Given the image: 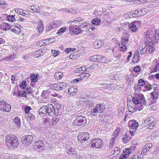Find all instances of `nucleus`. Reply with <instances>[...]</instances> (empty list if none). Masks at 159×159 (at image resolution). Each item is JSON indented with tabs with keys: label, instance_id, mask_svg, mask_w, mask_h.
<instances>
[{
	"label": "nucleus",
	"instance_id": "22",
	"mask_svg": "<svg viewBox=\"0 0 159 159\" xmlns=\"http://www.w3.org/2000/svg\"><path fill=\"white\" fill-rule=\"evenodd\" d=\"M11 110V106L8 104V103L7 102L5 104V106L4 107V109H3L2 111H6L8 112L10 111Z\"/></svg>",
	"mask_w": 159,
	"mask_h": 159
},
{
	"label": "nucleus",
	"instance_id": "9",
	"mask_svg": "<svg viewBox=\"0 0 159 159\" xmlns=\"http://www.w3.org/2000/svg\"><path fill=\"white\" fill-rule=\"evenodd\" d=\"M44 147V145L43 142L39 140L36 142V143L34 145V149L39 152H40L43 150Z\"/></svg>",
	"mask_w": 159,
	"mask_h": 159
},
{
	"label": "nucleus",
	"instance_id": "35",
	"mask_svg": "<svg viewBox=\"0 0 159 159\" xmlns=\"http://www.w3.org/2000/svg\"><path fill=\"white\" fill-rule=\"evenodd\" d=\"M80 96V97L79 96L76 97L75 98V100L76 102L78 101V102H79V104H81L84 102L85 100H83L81 96Z\"/></svg>",
	"mask_w": 159,
	"mask_h": 159
},
{
	"label": "nucleus",
	"instance_id": "40",
	"mask_svg": "<svg viewBox=\"0 0 159 159\" xmlns=\"http://www.w3.org/2000/svg\"><path fill=\"white\" fill-rule=\"evenodd\" d=\"M15 11L16 12H17V13H18L19 14H20V15H22V16H25L23 15H22L21 13H23V14H25V15L26 14L25 13V12H24V11H25L23 10L20 9H16L15 10Z\"/></svg>",
	"mask_w": 159,
	"mask_h": 159
},
{
	"label": "nucleus",
	"instance_id": "17",
	"mask_svg": "<svg viewBox=\"0 0 159 159\" xmlns=\"http://www.w3.org/2000/svg\"><path fill=\"white\" fill-rule=\"evenodd\" d=\"M86 67L85 66L84 67H81L79 68H76L75 69V71L76 72L78 73H84V71L89 72L90 70H89V68L87 66Z\"/></svg>",
	"mask_w": 159,
	"mask_h": 159
},
{
	"label": "nucleus",
	"instance_id": "24",
	"mask_svg": "<svg viewBox=\"0 0 159 159\" xmlns=\"http://www.w3.org/2000/svg\"><path fill=\"white\" fill-rule=\"evenodd\" d=\"M16 57V55L13 54L10 56H8L4 58V60L8 61H10L13 60Z\"/></svg>",
	"mask_w": 159,
	"mask_h": 159
},
{
	"label": "nucleus",
	"instance_id": "38",
	"mask_svg": "<svg viewBox=\"0 0 159 159\" xmlns=\"http://www.w3.org/2000/svg\"><path fill=\"white\" fill-rule=\"evenodd\" d=\"M82 31V30L80 28H75L74 29H73V33L75 34H80Z\"/></svg>",
	"mask_w": 159,
	"mask_h": 159
},
{
	"label": "nucleus",
	"instance_id": "59",
	"mask_svg": "<svg viewBox=\"0 0 159 159\" xmlns=\"http://www.w3.org/2000/svg\"><path fill=\"white\" fill-rule=\"evenodd\" d=\"M17 30H16L14 29L11 26V27L10 28V30L12 31V32H14L16 34L18 33H19V31L18 30H20V29L18 28V27L17 28Z\"/></svg>",
	"mask_w": 159,
	"mask_h": 159
},
{
	"label": "nucleus",
	"instance_id": "62",
	"mask_svg": "<svg viewBox=\"0 0 159 159\" xmlns=\"http://www.w3.org/2000/svg\"><path fill=\"white\" fill-rule=\"evenodd\" d=\"M146 0H134V2L136 3H144L146 2Z\"/></svg>",
	"mask_w": 159,
	"mask_h": 159
},
{
	"label": "nucleus",
	"instance_id": "30",
	"mask_svg": "<svg viewBox=\"0 0 159 159\" xmlns=\"http://www.w3.org/2000/svg\"><path fill=\"white\" fill-rule=\"evenodd\" d=\"M14 122L18 127H20L21 125L20 120L18 117H16L14 119Z\"/></svg>",
	"mask_w": 159,
	"mask_h": 159
},
{
	"label": "nucleus",
	"instance_id": "19",
	"mask_svg": "<svg viewBox=\"0 0 159 159\" xmlns=\"http://www.w3.org/2000/svg\"><path fill=\"white\" fill-rule=\"evenodd\" d=\"M129 34H127L125 36H123V37L121 38L122 43V44L125 45V44H127V42H128L129 40Z\"/></svg>",
	"mask_w": 159,
	"mask_h": 159
},
{
	"label": "nucleus",
	"instance_id": "23",
	"mask_svg": "<svg viewBox=\"0 0 159 159\" xmlns=\"http://www.w3.org/2000/svg\"><path fill=\"white\" fill-rule=\"evenodd\" d=\"M46 106H43L39 108V114L40 115L46 113Z\"/></svg>",
	"mask_w": 159,
	"mask_h": 159
},
{
	"label": "nucleus",
	"instance_id": "28",
	"mask_svg": "<svg viewBox=\"0 0 159 159\" xmlns=\"http://www.w3.org/2000/svg\"><path fill=\"white\" fill-rule=\"evenodd\" d=\"M38 76L37 75L32 74L30 76V79L32 82H36L38 80Z\"/></svg>",
	"mask_w": 159,
	"mask_h": 159
},
{
	"label": "nucleus",
	"instance_id": "56",
	"mask_svg": "<svg viewBox=\"0 0 159 159\" xmlns=\"http://www.w3.org/2000/svg\"><path fill=\"white\" fill-rule=\"evenodd\" d=\"M32 109L30 107L27 106L25 107V112L26 114H29L30 111Z\"/></svg>",
	"mask_w": 159,
	"mask_h": 159
},
{
	"label": "nucleus",
	"instance_id": "55",
	"mask_svg": "<svg viewBox=\"0 0 159 159\" xmlns=\"http://www.w3.org/2000/svg\"><path fill=\"white\" fill-rule=\"evenodd\" d=\"M89 76L90 75L88 73H84L80 74V76L83 77L84 78V79L85 77L87 78H88L89 77Z\"/></svg>",
	"mask_w": 159,
	"mask_h": 159
},
{
	"label": "nucleus",
	"instance_id": "48",
	"mask_svg": "<svg viewBox=\"0 0 159 159\" xmlns=\"http://www.w3.org/2000/svg\"><path fill=\"white\" fill-rule=\"evenodd\" d=\"M73 89H71L70 88L68 90L69 94L70 96H74L76 93L72 90Z\"/></svg>",
	"mask_w": 159,
	"mask_h": 159
},
{
	"label": "nucleus",
	"instance_id": "27",
	"mask_svg": "<svg viewBox=\"0 0 159 159\" xmlns=\"http://www.w3.org/2000/svg\"><path fill=\"white\" fill-rule=\"evenodd\" d=\"M151 95L152 99L154 100V101H155L158 98V95L155 92L151 93Z\"/></svg>",
	"mask_w": 159,
	"mask_h": 159
},
{
	"label": "nucleus",
	"instance_id": "41",
	"mask_svg": "<svg viewBox=\"0 0 159 159\" xmlns=\"http://www.w3.org/2000/svg\"><path fill=\"white\" fill-rule=\"evenodd\" d=\"M59 84L60 85V88L61 89V90L63 89H65L67 85V84L66 83L63 82L59 83Z\"/></svg>",
	"mask_w": 159,
	"mask_h": 159
},
{
	"label": "nucleus",
	"instance_id": "11",
	"mask_svg": "<svg viewBox=\"0 0 159 159\" xmlns=\"http://www.w3.org/2000/svg\"><path fill=\"white\" fill-rule=\"evenodd\" d=\"M66 148L67 149V153L69 155L76 156L77 155V152L75 151V148H72V147H70L69 144H66Z\"/></svg>",
	"mask_w": 159,
	"mask_h": 159
},
{
	"label": "nucleus",
	"instance_id": "7",
	"mask_svg": "<svg viewBox=\"0 0 159 159\" xmlns=\"http://www.w3.org/2000/svg\"><path fill=\"white\" fill-rule=\"evenodd\" d=\"M33 141V137L30 135H28L26 137H23L21 140V141L23 144L27 145L30 144Z\"/></svg>",
	"mask_w": 159,
	"mask_h": 159
},
{
	"label": "nucleus",
	"instance_id": "26",
	"mask_svg": "<svg viewBox=\"0 0 159 159\" xmlns=\"http://www.w3.org/2000/svg\"><path fill=\"white\" fill-rule=\"evenodd\" d=\"M94 101L93 100L88 101L86 102V106L87 107H91L94 104Z\"/></svg>",
	"mask_w": 159,
	"mask_h": 159
},
{
	"label": "nucleus",
	"instance_id": "58",
	"mask_svg": "<svg viewBox=\"0 0 159 159\" xmlns=\"http://www.w3.org/2000/svg\"><path fill=\"white\" fill-rule=\"evenodd\" d=\"M7 17L8 20L10 21H12L15 19L13 15L8 16Z\"/></svg>",
	"mask_w": 159,
	"mask_h": 159
},
{
	"label": "nucleus",
	"instance_id": "12",
	"mask_svg": "<svg viewBox=\"0 0 159 159\" xmlns=\"http://www.w3.org/2000/svg\"><path fill=\"white\" fill-rule=\"evenodd\" d=\"M46 113L50 116L54 115V107L51 104H48V105L46 106Z\"/></svg>",
	"mask_w": 159,
	"mask_h": 159
},
{
	"label": "nucleus",
	"instance_id": "25",
	"mask_svg": "<svg viewBox=\"0 0 159 159\" xmlns=\"http://www.w3.org/2000/svg\"><path fill=\"white\" fill-rule=\"evenodd\" d=\"M101 20L98 18H94L92 21V23L95 25H99L101 22Z\"/></svg>",
	"mask_w": 159,
	"mask_h": 159
},
{
	"label": "nucleus",
	"instance_id": "42",
	"mask_svg": "<svg viewBox=\"0 0 159 159\" xmlns=\"http://www.w3.org/2000/svg\"><path fill=\"white\" fill-rule=\"evenodd\" d=\"M52 52L53 54V55L55 57H56L61 54V52L58 50H52Z\"/></svg>",
	"mask_w": 159,
	"mask_h": 159
},
{
	"label": "nucleus",
	"instance_id": "37",
	"mask_svg": "<svg viewBox=\"0 0 159 159\" xmlns=\"http://www.w3.org/2000/svg\"><path fill=\"white\" fill-rule=\"evenodd\" d=\"M38 29L39 31V33H40L41 32L43 29V24L42 22H40L38 24Z\"/></svg>",
	"mask_w": 159,
	"mask_h": 159
},
{
	"label": "nucleus",
	"instance_id": "57",
	"mask_svg": "<svg viewBox=\"0 0 159 159\" xmlns=\"http://www.w3.org/2000/svg\"><path fill=\"white\" fill-rule=\"evenodd\" d=\"M125 78L129 82L130 81L131 82V81H133V78H132V75H129L128 76H127Z\"/></svg>",
	"mask_w": 159,
	"mask_h": 159
},
{
	"label": "nucleus",
	"instance_id": "31",
	"mask_svg": "<svg viewBox=\"0 0 159 159\" xmlns=\"http://www.w3.org/2000/svg\"><path fill=\"white\" fill-rule=\"evenodd\" d=\"M148 2H152V6L154 7H157L158 5V2L157 1L158 0H147Z\"/></svg>",
	"mask_w": 159,
	"mask_h": 159
},
{
	"label": "nucleus",
	"instance_id": "13",
	"mask_svg": "<svg viewBox=\"0 0 159 159\" xmlns=\"http://www.w3.org/2000/svg\"><path fill=\"white\" fill-rule=\"evenodd\" d=\"M138 126V122L134 120H130L129 122L128 126L131 129H136Z\"/></svg>",
	"mask_w": 159,
	"mask_h": 159
},
{
	"label": "nucleus",
	"instance_id": "53",
	"mask_svg": "<svg viewBox=\"0 0 159 159\" xmlns=\"http://www.w3.org/2000/svg\"><path fill=\"white\" fill-rule=\"evenodd\" d=\"M84 80V78L83 77H81L80 78L75 79L73 80L74 83H77L80 81H82Z\"/></svg>",
	"mask_w": 159,
	"mask_h": 159
},
{
	"label": "nucleus",
	"instance_id": "54",
	"mask_svg": "<svg viewBox=\"0 0 159 159\" xmlns=\"http://www.w3.org/2000/svg\"><path fill=\"white\" fill-rule=\"evenodd\" d=\"M154 46V44L152 42L150 41L146 45V47H147V49L150 48L151 47H153Z\"/></svg>",
	"mask_w": 159,
	"mask_h": 159
},
{
	"label": "nucleus",
	"instance_id": "39",
	"mask_svg": "<svg viewBox=\"0 0 159 159\" xmlns=\"http://www.w3.org/2000/svg\"><path fill=\"white\" fill-rule=\"evenodd\" d=\"M7 102L4 100H2L0 102V110H2L4 109V107Z\"/></svg>",
	"mask_w": 159,
	"mask_h": 159
},
{
	"label": "nucleus",
	"instance_id": "4",
	"mask_svg": "<svg viewBox=\"0 0 159 159\" xmlns=\"http://www.w3.org/2000/svg\"><path fill=\"white\" fill-rule=\"evenodd\" d=\"M105 107L103 104H98L92 110L91 114L96 116L98 113H102L105 110Z\"/></svg>",
	"mask_w": 159,
	"mask_h": 159
},
{
	"label": "nucleus",
	"instance_id": "52",
	"mask_svg": "<svg viewBox=\"0 0 159 159\" xmlns=\"http://www.w3.org/2000/svg\"><path fill=\"white\" fill-rule=\"evenodd\" d=\"M152 146V143H148L146 144L145 146L144 147L146 148L148 151V152L150 150V148Z\"/></svg>",
	"mask_w": 159,
	"mask_h": 159
},
{
	"label": "nucleus",
	"instance_id": "6",
	"mask_svg": "<svg viewBox=\"0 0 159 159\" xmlns=\"http://www.w3.org/2000/svg\"><path fill=\"white\" fill-rule=\"evenodd\" d=\"M75 119L74 120V123L75 125L78 126L83 125L86 122V119L85 117L82 116L80 115L79 116H75Z\"/></svg>",
	"mask_w": 159,
	"mask_h": 159
},
{
	"label": "nucleus",
	"instance_id": "10",
	"mask_svg": "<svg viewBox=\"0 0 159 159\" xmlns=\"http://www.w3.org/2000/svg\"><path fill=\"white\" fill-rule=\"evenodd\" d=\"M145 84L144 81L141 79L138 81V83L134 84V89L136 91H140L141 90L142 87Z\"/></svg>",
	"mask_w": 159,
	"mask_h": 159
},
{
	"label": "nucleus",
	"instance_id": "15",
	"mask_svg": "<svg viewBox=\"0 0 159 159\" xmlns=\"http://www.w3.org/2000/svg\"><path fill=\"white\" fill-rule=\"evenodd\" d=\"M104 44V43L101 40H96L93 43V46L96 49L100 48Z\"/></svg>",
	"mask_w": 159,
	"mask_h": 159
},
{
	"label": "nucleus",
	"instance_id": "8",
	"mask_svg": "<svg viewBox=\"0 0 159 159\" xmlns=\"http://www.w3.org/2000/svg\"><path fill=\"white\" fill-rule=\"evenodd\" d=\"M78 138L79 141H82L83 142L86 141H88L89 139V134L87 132L81 133L79 134Z\"/></svg>",
	"mask_w": 159,
	"mask_h": 159
},
{
	"label": "nucleus",
	"instance_id": "43",
	"mask_svg": "<svg viewBox=\"0 0 159 159\" xmlns=\"http://www.w3.org/2000/svg\"><path fill=\"white\" fill-rule=\"evenodd\" d=\"M44 41L45 42H48V43H46H46H44L45 45H48V44L50 43H52L55 41L53 40V39L52 38H50L49 39H47L44 40Z\"/></svg>",
	"mask_w": 159,
	"mask_h": 159
},
{
	"label": "nucleus",
	"instance_id": "29",
	"mask_svg": "<svg viewBox=\"0 0 159 159\" xmlns=\"http://www.w3.org/2000/svg\"><path fill=\"white\" fill-rule=\"evenodd\" d=\"M41 96L44 98L47 99L48 97V93L47 90H43V91Z\"/></svg>",
	"mask_w": 159,
	"mask_h": 159
},
{
	"label": "nucleus",
	"instance_id": "60",
	"mask_svg": "<svg viewBox=\"0 0 159 159\" xmlns=\"http://www.w3.org/2000/svg\"><path fill=\"white\" fill-rule=\"evenodd\" d=\"M41 49H39V50H37L34 53L35 55H36L37 57H39V56L42 55L43 53H41Z\"/></svg>",
	"mask_w": 159,
	"mask_h": 159
},
{
	"label": "nucleus",
	"instance_id": "2",
	"mask_svg": "<svg viewBox=\"0 0 159 159\" xmlns=\"http://www.w3.org/2000/svg\"><path fill=\"white\" fill-rule=\"evenodd\" d=\"M132 101L135 105L140 104L141 105L140 108L138 109L139 111L143 109L142 105H146V101L145 100L143 95L142 94H135V96L132 98Z\"/></svg>",
	"mask_w": 159,
	"mask_h": 159
},
{
	"label": "nucleus",
	"instance_id": "50",
	"mask_svg": "<svg viewBox=\"0 0 159 159\" xmlns=\"http://www.w3.org/2000/svg\"><path fill=\"white\" fill-rule=\"evenodd\" d=\"M141 69V68L139 66H136L134 68L133 70L134 72L139 73Z\"/></svg>",
	"mask_w": 159,
	"mask_h": 159
},
{
	"label": "nucleus",
	"instance_id": "16",
	"mask_svg": "<svg viewBox=\"0 0 159 159\" xmlns=\"http://www.w3.org/2000/svg\"><path fill=\"white\" fill-rule=\"evenodd\" d=\"M11 26L9 24L3 23L0 25V29L6 31L10 29Z\"/></svg>",
	"mask_w": 159,
	"mask_h": 159
},
{
	"label": "nucleus",
	"instance_id": "32",
	"mask_svg": "<svg viewBox=\"0 0 159 159\" xmlns=\"http://www.w3.org/2000/svg\"><path fill=\"white\" fill-rule=\"evenodd\" d=\"M90 68H91L94 70H97L98 69L100 68V66L98 64H97L96 63H93L92 64L91 66L89 67Z\"/></svg>",
	"mask_w": 159,
	"mask_h": 159
},
{
	"label": "nucleus",
	"instance_id": "14",
	"mask_svg": "<svg viewBox=\"0 0 159 159\" xmlns=\"http://www.w3.org/2000/svg\"><path fill=\"white\" fill-rule=\"evenodd\" d=\"M59 23L57 21H54L51 23H49L48 25V27L46 29V31L51 30L53 28H55L58 26Z\"/></svg>",
	"mask_w": 159,
	"mask_h": 159
},
{
	"label": "nucleus",
	"instance_id": "64",
	"mask_svg": "<svg viewBox=\"0 0 159 159\" xmlns=\"http://www.w3.org/2000/svg\"><path fill=\"white\" fill-rule=\"evenodd\" d=\"M131 151V150L129 149H127L126 151H124V152H125L124 155H125L126 156V155H129L130 154Z\"/></svg>",
	"mask_w": 159,
	"mask_h": 159
},
{
	"label": "nucleus",
	"instance_id": "21",
	"mask_svg": "<svg viewBox=\"0 0 159 159\" xmlns=\"http://www.w3.org/2000/svg\"><path fill=\"white\" fill-rule=\"evenodd\" d=\"M129 26L131 31L133 32H135L136 31L137 26L135 25L134 24V23L132 22L131 24H129Z\"/></svg>",
	"mask_w": 159,
	"mask_h": 159
},
{
	"label": "nucleus",
	"instance_id": "51",
	"mask_svg": "<svg viewBox=\"0 0 159 159\" xmlns=\"http://www.w3.org/2000/svg\"><path fill=\"white\" fill-rule=\"evenodd\" d=\"M32 92H33L34 91L33 89H31V87H27L26 88V90H25L26 93H25L31 94L32 90Z\"/></svg>",
	"mask_w": 159,
	"mask_h": 159
},
{
	"label": "nucleus",
	"instance_id": "36",
	"mask_svg": "<svg viewBox=\"0 0 159 159\" xmlns=\"http://www.w3.org/2000/svg\"><path fill=\"white\" fill-rule=\"evenodd\" d=\"M66 29V28L65 27L61 28L58 30L57 34L58 35L62 34L65 31Z\"/></svg>",
	"mask_w": 159,
	"mask_h": 159
},
{
	"label": "nucleus",
	"instance_id": "63",
	"mask_svg": "<svg viewBox=\"0 0 159 159\" xmlns=\"http://www.w3.org/2000/svg\"><path fill=\"white\" fill-rule=\"evenodd\" d=\"M155 124L156 123H154L153 124L152 123L151 124L148 125V126H147L148 128L150 129H153L155 126Z\"/></svg>",
	"mask_w": 159,
	"mask_h": 159
},
{
	"label": "nucleus",
	"instance_id": "45",
	"mask_svg": "<svg viewBox=\"0 0 159 159\" xmlns=\"http://www.w3.org/2000/svg\"><path fill=\"white\" fill-rule=\"evenodd\" d=\"M53 87L54 88V89H53V90L55 89L57 91L61 90V89L60 88V85L59 83L54 84Z\"/></svg>",
	"mask_w": 159,
	"mask_h": 159
},
{
	"label": "nucleus",
	"instance_id": "47",
	"mask_svg": "<svg viewBox=\"0 0 159 159\" xmlns=\"http://www.w3.org/2000/svg\"><path fill=\"white\" fill-rule=\"evenodd\" d=\"M155 34H154V40L156 42L157 40V39H159V32L156 30L155 31Z\"/></svg>",
	"mask_w": 159,
	"mask_h": 159
},
{
	"label": "nucleus",
	"instance_id": "1",
	"mask_svg": "<svg viewBox=\"0 0 159 159\" xmlns=\"http://www.w3.org/2000/svg\"><path fill=\"white\" fill-rule=\"evenodd\" d=\"M18 138L14 135H9L6 139V142L7 146L13 148H17L19 145Z\"/></svg>",
	"mask_w": 159,
	"mask_h": 159
},
{
	"label": "nucleus",
	"instance_id": "44",
	"mask_svg": "<svg viewBox=\"0 0 159 159\" xmlns=\"http://www.w3.org/2000/svg\"><path fill=\"white\" fill-rule=\"evenodd\" d=\"M34 112L33 111H31L28 114V116L30 118L31 120L34 119L35 117L33 113Z\"/></svg>",
	"mask_w": 159,
	"mask_h": 159
},
{
	"label": "nucleus",
	"instance_id": "34",
	"mask_svg": "<svg viewBox=\"0 0 159 159\" xmlns=\"http://www.w3.org/2000/svg\"><path fill=\"white\" fill-rule=\"evenodd\" d=\"M120 131V130L119 128H117L114 131L113 134V136L114 137V138H116L119 135Z\"/></svg>",
	"mask_w": 159,
	"mask_h": 159
},
{
	"label": "nucleus",
	"instance_id": "18",
	"mask_svg": "<svg viewBox=\"0 0 159 159\" xmlns=\"http://www.w3.org/2000/svg\"><path fill=\"white\" fill-rule=\"evenodd\" d=\"M155 120L153 117H150L146 119L144 121L146 125H149L155 123Z\"/></svg>",
	"mask_w": 159,
	"mask_h": 159
},
{
	"label": "nucleus",
	"instance_id": "5",
	"mask_svg": "<svg viewBox=\"0 0 159 159\" xmlns=\"http://www.w3.org/2000/svg\"><path fill=\"white\" fill-rule=\"evenodd\" d=\"M89 60L94 62H100L102 63L107 62V59L104 57L100 55H95L91 57Z\"/></svg>",
	"mask_w": 159,
	"mask_h": 159
},
{
	"label": "nucleus",
	"instance_id": "3",
	"mask_svg": "<svg viewBox=\"0 0 159 159\" xmlns=\"http://www.w3.org/2000/svg\"><path fill=\"white\" fill-rule=\"evenodd\" d=\"M102 140L100 139H93L91 141L89 146L95 148H99L103 147V144Z\"/></svg>",
	"mask_w": 159,
	"mask_h": 159
},
{
	"label": "nucleus",
	"instance_id": "49",
	"mask_svg": "<svg viewBox=\"0 0 159 159\" xmlns=\"http://www.w3.org/2000/svg\"><path fill=\"white\" fill-rule=\"evenodd\" d=\"M132 22L134 23V24L136 26H137V27H140L141 26L142 23L141 21H135Z\"/></svg>",
	"mask_w": 159,
	"mask_h": 159
},
{
	"label": "nucleus",
	"instance_id": "33",
	"mask_svg": "<svg viewBox=\"0 0 159 159\" xmlns=\"http://www.w3.org/2000/svg\"><path fill=\"white\" fill-rule=\"evenodd\" d=\"M137 55H134L133 58L132 62L134 63H136L139 61L140 58Z\"/></svg>",
	"mask_w": 159,
	"mask_h": 159
},
{
	"label": "nucleus",
	"instance_id": "20",
	"mask_svg": "<svg viewBox=\"0 0 159 159\" xmlns=\"http://www.w3.org/2000/svg\"><path fill=\"white\" fill-rule=\"evenodd\" d=\"M63 76V74L62 72H56L55 74L54 78L57 80H60L62 78Z\"/></svg>",
	"mask_w": 159,
	"mask_h": 159
},
{
	"label": "nucleus",
	"instance_id": "61",
	"mask_svg": "<svg viewBox=\"0 0 159 159\" xmlns=\"http://www.w3.org/2000/svg\"><path fill=\"white\" fill-rule=\"evenodd\" d=\"M146 48V47H145L142 48L141 50H140V54H141V55H143L146 53L148 49Z\"/></svg>",
	"mask_w": 159,
	"mask_h": 159
},
{
	"label": "nucleus",
	"instance_id": "46",
	"mask_svg": "<svg viewBox=\"0 0 159 159\" xmlns=\"http://www.w3.org/2000/svg\"><path fill=\"white\" fill-rule=\"evenodd\" d=\"M20 87L22 89H24L26 86V82L25 81H23L19 85Z\"/></svg>",
	"mask_w": 159,
	"mask_h": 159
}]
</instances>
